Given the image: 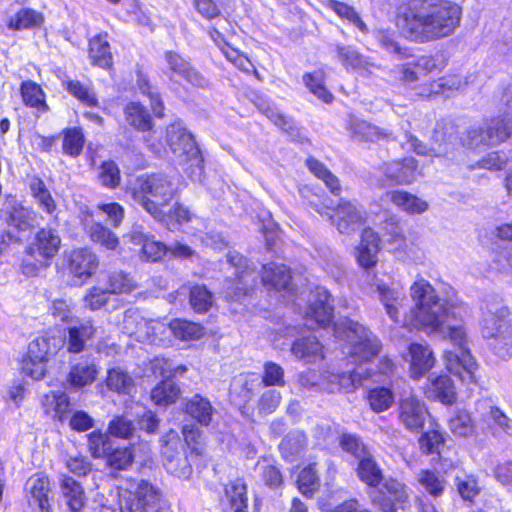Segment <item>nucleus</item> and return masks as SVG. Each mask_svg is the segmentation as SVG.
<instances>
[{"instance_id": "nucleus-1", "label": "nucleus", "mask_w": 512, "mask_h": 512, "mask_svg": "<svg viewBox=\"0 0 512 512\" xmlns=\"http://www.w3.org/2000/svg\"><path fill=\"white\" fill-rule=\"evenodd\" d=\"M414 307L408 315V324L444 339L449 338L454 350H446L444 362L447 370L462 381H473L476 361L466 347V333L457 322L462 306L457 299H441L434 287L419 279L410 287Z\"/></svg>"}, {"instance_id": "nucleus-2", "label": "nucleus", "mask_w": 512, "mask_h": 512, "mask_svg": "<svg viewBox=\"0 0 512 512\" xmlns=\"http://www.w3.org/2000/svg\"><path fill=\"white\" fill-rule=\"evenodd\" d=\"M461 17V7L451 1L412 0L399 7L396 24L405 38L423 44L452 35Z\"/></svg>"}, {"instance_id": "nucleus-3", "label": "nucleus", "mask_w": 512, "mask_h": 512, "mask_svg": "<svg viewBox=\"0 0 512 512\" xmlns=\"http://www.w3.org/2000/svg\"><path fill=\"white\" fill-rule=\"evenodd\" d=\"M127 192L154 219L162 220L165 216L163 208L175 197L176 187L169 176L162 172L147 173L136 177Z\"/></svg>"}, {"instance_id": "nucleus-4", "label": "nucleus", "mask_w": 512, "mask_h": 512, "mask_svg": "<svg viewBox=\"0 0 512 512\" xmlns=\"http://www.w3.org/2000/svg\"><path fill=\"white\" fill-rule=\"evenodd\" d=\"M121 512H167L160 488L144 479H131L119 494Z\"/></svg>"}, {"instance_id": "nucleus-5", "label": "nucleus", "mask_w": 512, "mask_h": 512, "mask_svg": "<svg viewBox=\"0 0 512 512\" xmlns=\"http://www.w3.org/2000/svg\"><path fill=\"white\" fill-rule=\"evenodd\" d=\"M509 310L505 306L489 309L482 321V335L489 347L500 358L512 356V328L507 318Z\"/></svg>"}, {"instance_id": "nucleus-6", "label": "nucleus", "mask_w": 512, "mask_h": 512, "mask_svg": "<svg viewBox=\"0 0 512 512\" xmlns=\"http://www.w3.org/2000/svg\"><path fill=\"white\" fill-rule=\"evenodd\" d=\"M334 333L338 338H346L350 343V354L361 360L368 361L380 350L377 337L362 324L351 319H344L334 324Z\"/></svg>"}, {"instance_id": "nucleus-7", "label": "nucleus", "mask_w": 512, "mask_h": 512, "mask_svg": "<svg viewBox=\"0 0 512 512\" xmlns=\"http://www.w3.org/2000/svg\"><path fill=\"white\" fill-rule=\"evenodd\" d=\"M166 139L172 153L183 162H192L194 178L201 180L203 173L202 157L193 136L187 132L180 122H175L167 127Z\"/></svg>"}, {"instance_id": "nucleus-8", "label": "nucleus", "mask_w": 512, "mask_h": 512, "mask_svg": "<svg viewBox=\"0 0 512 512\" xmlns=\"http://www.w3.org/2000/svg\"><path fill=\"white\" fill-rule=\"evenodd\" d=\"M228 262L236 268L237 282L229 287L227 297L231 300L239 301L242 296H246L255 286L257 275L255 268L248 265L245 257L238 253H229Z\"/></svg>"}, {"instance_id": "nucleus-9", "label": "nucleus", "mask_w": 512, "mask_h": 512, "mask_svg": "<svg viewBox=\"0 0 512 512\" xmlns=\"http://www.w3.org/2000/svg\"><path fill=\"white\" fill-rule=\"evenodd\" d=\"M329 219L342 234H350L364 222V211L349 201L341 202Z\"/></svg>"}, {"instance_id": "nucleus-10", "label": "nucleus", "mask_w": 512, "mask_h": 512, "mask_svg": "<svg viewBox=\"0 0 512 512\" xmlns=\"http://www.w3.org/2000/svg\"><path fill=\"white\" fill-rule=\"evenodd\" d=\"M25 491L30 507L37 509L38 512H51L49 502L51 489L47 476L39 473L31 476L26 481Z\"/></svg>"}, {"instance_id": "nucleus-11", "label": "nucleus", "mask_w": 512, "mask_h": 512, "mask_svg": "<svg viewBox=\"0 0 512 512\" xmlns=\"http://www.w3.org/2000/svg\"><path fill=\"white\" fill-rule=\"evenodd\" d=\"M138 452L141 453L140 458L142 461L149 459L150 447L147 443H141L125 448H112L105 458L106 464L112 470H127L132 465L134 459L138 457Z\"/></svg>"}, {"instance_id": "nucleus-12", "label": "nucleus", "mask_w": 512, "mask_h": 512, "mask_svg": "<svg viewBox=\"0 0 512 512\" xmlns=\"http://www.w3.org/2000/svg\"><path fill=\"white\" fill-rule=\"evenodd\" d=\"M429 413L420 400L409 395L403 398L399 405V419L406 429L414 431L421 429Z\"/></svg>"}, {"instance_id": "nucleus-13", "label": "nucleus", "mask_w": 512, "mask_h": 512, "mask_svg": "<svg viewBox=\"0 0 512 512\" xmlns=\"http://www.w3.org/2000/svg\"><path fill=\"white\" fill-rule=\"evenodd\" d=\"M381 171L387 180L397 185H408L416 180L418 174L417 161L412 157L384 163Z\"/></svg>"}, {"instance_id": "nucleus-14", "label": "nucleus", "mask_w": 512, "mask_h": 512, "mask_svg": "<svg viewBox=\"0 0 512 512\" xmlns=\"http://www.w3.org/2000/svg\"><path fill=\"white\" fill-rule=\"evenodd\" d=\"M68 270L83 281L90 278L98 267L97 256L87 248H78L67 255Z\"/></svg>"}, {"instance_id": "nucleus-15", "label": "nucleus", "mask_w": 512, "mask_h": 512, "mask_svg": "<svg viewBox=\"0 0 512 512\" xmlns=\"http://www.w3.org/2000/svg\"><path fill=\"white\" fill-rule=\"evenodd\" d=\"M220 505L224 512H248L246 483L239 478L227 483L220 498Z\"/></svg>"}, {"instance_id": "nucleus-16", "label": "nucleus", "mask_w": 512, "mask_h": 512, "mask_svg": "<svg viewBox=\"0 0 512 512\" xmlns=\"http://www.w3.org/2000/svg\"><path fill=\"white\" fill-rule=\"evenodd\" d=\"M331 295L325 288H317L309 299L306 316L314 320L319 326L325 327L332 320L333 307L330 303Z\"/></svg>"}, {"instance_id": "nucleus-17", "label": "nucleus", "mask_w": 512, "mask_h": 512, "mask_svg": "<svg viewBox=\"0 0 512 512\" xmlns=\"http://www.w3.org/2000/svg\"><path fill=\"white\" fill-rule=\"evenodd\" d=\"M95 333L96 328L90 320L70 323L67 334L62 338V346H65L69 353H80L84 350L86 341Z\"/></svg>"}, {"instance_id": "nucleus-18", "label": "nucleus", "mask_w": 512, "mask_h": 512, "mask_svg": "<svg viewBox=\"0 0 512 512\" xmlns=\"http://www.w3.org/2000/svg\"><path fill=\"white\" fill-rule=\"evenodd\" d=\"M381 484L383 496H373L374 492L370 496L373 502L378 503L384 512H395L393 502L404 503L408 498L406 487L394 478H384Z\"/></svg>"}, {"instance_id": "nucleus-19", "label": "nucleus", "mask_w": 512, "mask_h": 512, "mask_svg": "<svg viewBox=\"0 0 512 512\" xmlns=\"http://www.w3.org/2000/svg\"><path fill=\"white\" fill-rule=\"evenodd\" d=\"M123 328L129 335H146L148 338L163 333L165 325L156 320H146L137 311L127 310L123 318Z\"/></svg>"}, {"instance_id": "nucleus-20", "label": "nucleus", "mask_w": 512, "mask_h": 512, "mask_svg": "<svg viewBox=\"0 0 512 512\" xmlns=\"http://www.w3.org/2000/svg\"><path fill=\"white\" fill-rule=\"evenodd\" d=\"M380 238L370 228H365L361 234V242L357 248V262L365 270L374 267L378 262Z\"/></svg>"}, {"instance_id": "nucleus-21", "label": "nucleus", "mask_w": 512, "mask_h": 512, "mask_svg": "<svg viewBox=\"0 0 512 512\" xmlns=\"http://www.w3.org/2000/svg\"><path fill=\"white\" fill-rule=\"evenodd\" d=\"M291 353L306 364H313L324 359L323 345L314 336L296 339L291 346Z\"/></svg>"}, {"instance_id": "nucleus-22", "label": "nucleus", "mask_w": 512, "mask_h": 512, "mask_svg": "<svg viewBox=\"0 0 512 512\" xmlns=\"http://www.w3.org/2000/svg\"><path fill=\"white\" fill-rule=\"evenodd\" d=\"M60 245L61 239L55 230L42 228L37 232L30 251L45 260H50L58 253Z\"/></svg>"}, {"instance_id": "nucleus-23", "label": "nucleus", "mask_w": 512, "mask_h": 512, "mask_svg": "<svg viewBox=\"0 0 512 512\" xmlns=\"http://www.w3.org/2000/svg\"><path fill=\"white\" fill-rule=\"evenodd\" d=\"M355 472L357 478L368 488H377L384 480L383 470L372 452L357 462Z\"/></svg>"}, {"instance_id": "nucleus-24", "label": "nucleus", "mask_w": 512, "mask_h": 512, "mask_svg": "<svg viewBox=\"0 0 512 512\" xmlns=\"http://www.w3.org/2000/svg\"><path fill=\"white\" fill-rule=\"evenodd\" d=\"M62 342L61 337L48 334L38 336L29 344L27 357L32 361H47L62 347Z\"/></svg>"}, {"instance_id": "nucleus-25", "label": "nucleus", "mask_w": 512, "mask_h": 512, "mask_svg": "<svg viewBox=\"0 0 512 512\" xmlns=\"http://www.w3.org/2000/svg\"><path fill=\"white\" fill-rule=\"evenodd\" d=\"M261 279L264 285L277 291H290L292 289L291 272L284 264L268 263L263 265Z\"/></svg>"}, {"instance_id": "nucleus-26", "label": "nucleus", "mask_w": 512, "mask_h": 512, "mask_svg": "<svg viewBox=\"0 0 512 512\" xmlns=\"http://www.w3.org/2000/svg\"><path fill=\"white\" fill-rule=\"evenodd\" d=\"M410 369L413 378H420L434 365L435 359L427 345L412 343L409 346Z\"/></svg>"}, {"instance_id": "nucleus-27", "label": "nucleus", "mask_w": 512, "mask_h": 512, "mask_svg": "<svg viewBox=\"0 0 512 512\" xmlns=\"http://www.w3.org/2000/svg\"><path fill=\"white\" fill-rule=\"evenodd\" d=\"M165 58L170 70L183 77L187 82L196 87H204L207 85L205 78L191 67L189 62L184 60L180 55L172 51H168L165 53Z\"/></svg>"}, {"instance_id": "nucleus-28", "label": "nucleus", "mask_w": 512, "mask_h": 512, "mask_svg": "<svg viewBox=\"0 0 512 512\" xmlns=\"http://www.w3.org/2000/svg\"><path fill=\"white\" fill-rule=\"evenodd\" d=\"M98 373V368L94 362L81 361L71 366L66 381L70 387L81 389L91 385L96 380Z\"/></svg>"}, {"instance_id": "nucleus-29", "label": "nucleus", "mask_w": 512, "mask_h": 512, "mask_svg": "<svg viewBox=\"0 0 512 512\" xmlns=\"http://www.w3.org/2000/svg\"><path fill=\"white\" fill-rule=\"evenodd\" d=\"M363 378H367L364 369L360 366L350 373L331 374L326 389L331 392H351L362 384Z\"/></svg>"}, {"instance_id": "nucleus-30", "label": "nucleus", "mask_w": 512, "mask_h": 512, "mask_svg": "<svg viewBox=\"0 0 512 512\" xmlns=\"http://www.w3.org/2000/svg\"><path fill=\"white\" fill-rule=\"evenodd\" d=\"M185 412L200 425L208 426L212 421L216 409L207 398L195 394L186 401Z\"/></svg>"}, {"instance_id": "nucleus-31", "label": "nucleus", "mask_w": 512, "mask_h": 512, "mask_svg": "<svg viewBox=\"0 0 512 512\" xmlns=\"http://www.w3.org/2000/svg\"><path fill=\"white\" fill-rule=\"evenodd\" d=\"M7 214L6 222L8 226L19 232L31 230L36 223L37 213L20 203L13 204Z\"/></svg>"}, {"instance_id": "nucleus-32", "label": "nucleus", "mask_w": 512, "mask_h": 512, "mask_svg": "<svg viewBox=\"0 0 512 512\" xmlns=\"http://www.w3.org/2000/svg\"><path fill=\"white\" fill-rule=\"evenodd\" d=\"M60 488L68 508L72 512H79L86 502L85 492L81 484L72 477L63 476Z\"/></svg>"}, {"instance_id": "nucleus-33", "label": "nucleus", "mask_w": 512, "mask_h": 512, "mask_svg": "<svg viewBox=\"0 0 512 512\" xmlns=\"http://www.w3.org/2000/svg\"><path fill=\"white\" fill-rule=\"evenodd\" d=\"M337 54L346 68L357 71L360 75L371 74L376 65L350 46H337Z\"/></svg>"}, {"instance_id": "nucleus-34", "label": "nucleus", "mask_w": 512, "mask_h": 512, "mask_svg": "<svg viewBox=\"0 0 512 512\" xmlns=\"http://www.w3.org/2000/svg\"><path fill=\"white\" fill-rule=\"evenodd\" d=\"M426 395L444 404H452L456 400L454 384L447 375H440L433 379L426 390Z\"/></svg>"}, {"instance_id": "nucleus-35", "label": "nucleus", "mask_w": 512, "mask_h": 512, "mask_svg": "<svg viewBox=\"0 0 512 512\" xmlns=\"http://www.w3.org/2000/svg\"><path fill=\"white\" fill-rule=\"evenodd\" d=\"M44 22V15L32 8H22L12 15L7 26L12 30L39 28Z\"/></svg>"}, {"instance_id": "nucleus-36", "label": "nucleus", "mask_w": 512, "mask_h": 512, "mask_svg": "<svg viewBox=\"0 0 512 512\" xmlns=\"http://www.w3.org/2000/svg\"><path fill=\"white\" fill-rule=\"evenodd\" d=\"M393 204L408 214H421L428 209V203L421 198L406 191H393L390 193Z\"/></svg>"}, {"instance_id": "nucleus-37", "label": "nucleus", "mask_w": 512, "mask_h": 512, "mask_svg": "<svg viewBox=\"0 0 512 512\" xmlns=\"http://www.w3.org/2000/svg\"><path fill=\"white\" fill-rule=\"evenodd\" d=\"M490 145H498L512 136V119L497 117L485 123Z\"/></svg>"}, {"instance_id": "nucleus-38", "label": "nucleus", "mask_w": 512, "mask_h": 512, "mask_svg": "<svg viewBox=\"0 0 512 512\" xmlns=\"http://www.w3.org/2000/svg\"><path fill=\"white\" fill-rule=\"evenodd\" d=\"M29 187L31 195L35 199L39 208L47 214H53L57 208V204L44 181L39 177H33Z\"/></svg>"}, {"instance_id": "nucleus-39", "label": "nucleus", "mask_w": 512, "mask_h": 512, "mask_svg": "<svg viewBox=\"0 0 512 512\" xmlns=\"http://www.w3.org/2000/svg\"><path fill=\"white\" fill-rule=\"evenodd\" d=\"M351 137L357 141H378L388 137V133L366 121L353 120L350 123Z\"/></svg>"}, {"instance_id": "nucleus-40", "label": "nucleus", "mask_w": 512, "mask_h": 512, "mask_svg": "<svg viewBox=\"0 0 512 512\" xmlns=\"http://www.w3.org/2000/svg\"><path fill=\"white\" fill-rule=\"evenodd\" d=\"M106 385L111 391L129 394L134 387V379L126 370L115 367L107 371Z\"/></svg>"}, {"instance_id": "nucleus-41", "label": "nucleus", "mask_w": 512, "mask_h": 512, "mask_svg": "<svg viewBox=\"0 0 512 512\" xmlns=\"http://www.w3.org/2000/svg\"><path fill=\"white\" fill-rule=\"evenodd\" d=\"M378 297L385 307L387 315L394 321H398V305L402 300V293L389 288L384 283H374Z\"/></svg>"}, {"instance_id": "nucleus-42", "label": "nucleus", "mask_w": 512, "mask_h": 512, "mask_svg": "<svg viewBox=\"0 0 512 512\" xmlns=\"http://www.w3.org/2000/svg\"><path fill=\"white\" fill-rule=\"evenodd\" d=\"M85 226L93 242L99 243L107 249H115L118 246L119 240L117 236L101 223L86 219Z\"/></svg>"}, {"instance_id": "nucleus-43", "label": "nucleus", "mask_w": 512, "mask_h": 512, "mask_svg": "<svg viewBox=\"0 0 512 512\" xmlns=\"http://www.w3.org/2000/svg\"><path fill=\"white\" fill-rule=\"evenodd\" d=\"M126 121L139 131H148L152 128L150 114L144 106L137 102L129 103L124 110Z\"/></svg>"}, {"instance_id": "nucleus-44", "label": "nucleus", "mask_w": 512, "mask_h": 512, "mask_svg": "<svg viewBox=\"0 0 512 512\" xmlns=\"http://www.w3.org/2000/svg\"><path fill=\"white\" fill-rule=\"evenodd\" d=\"M89 55L94 65L101 68H109L112 65L110 45L102 36H96L90 40Z\"/></svg>"}, {"instance_id": "nucleus-45", "label": "nucleus", "mask_w": 512, "mask_h": 512, "mask_svg": "<svg viewBox=\"0 0 512 512\" xmlns=\"http://www.w3.org/2000/svg\"><path fill=\"white\" fill-rule=\"evenodd\" d=\"M308 169L320 180H322L330 192L334 195H339L341 187L339 179L319 160L314 157H309L306 160Z\"/></svg>"}, {"instance_id": "nucleus-46", "label": "nucleus", "mask_w": 512, "mask_h": 512, "mask_svg": "<svg viewBox=\"0 0 512 512\" xmlns=\"http://www.w3.org/2000/svg\"><path fill=\"white\" fill-rule=\"evenodd\" d=\"M180 389L171 380H164L151 391V400L157 406L173 404L179 397Z\"/></svg>"}, {"instance_id": "nucleus-47", "label": "nucleus", "mask_w": 512, "mask_h": 512, "mask_svg": "<svg viewBox=\"0 0 512 512\" xmlns=\"http://www.w3.org/2000/svg\"><path fill=\"white\" fill-rule=\"evenodd\" d=\"M87 447L92 458H106L113 447L110 437L101 431H92L87 435Z\"/></svg>"}, {"instance_id": "nucleus-48", "label": "nucleus", "mask_w": 512, "mask_h": 512, "mask_svg": "<svg viewBox=\"0 0 512 512\" xmlns=\"http://www.w3.org/2000/svg\"><path fill=\"white\" fill-rule=\"evenodd\" d=\"M168 328L176 338L182 341L196 340L204 334V329L201 325L181 319H175L170 322Z\"/></svg>"}, {"instance_id": "nucleus-49", "label": "nucleus", "mask_w": 512, "mask_h": 512, "mask_svg": "<svg viewBox=\"0 0 512 512\" xmlns=\"http://www.w3.org/2000/svg\"><path fill=\"white\" fill-rule=\"evenodd\" d=\"M189 303L198 313L207 312L214 303V296L205 285H194L190 289Z\"/></svg>"}, {"instance_id": "nucleus-50", "label": "nucleus", "mask_w": 512, "mask_h": 512, "mask_svg": "<svg viewBox=\"0 0 512 512\" xmlns=\"http://www.w3.org/2000/svg\"><path fill=\"white\" fill-rule=\"evenodd\" d=\"M21 95L27 106L34 107L39 111H46L48 106L45 103L44 93L41 87L33 81H25L21 85Z\"/></svg>"}, {"instance_id": "nucleus-51", "label": "nucleus", "mask_w": 512, "mask_h": 512, "mask_svg": "<svg viewBox=\"0 0 512 512\" xmlns=\"http://www.w3.org/2000/svg\"><path fill=\"white\" fill-rule=\"evenodd\" d=\"M162 448L161 454L163 463L169 460H174L177 457L184 456L183 444L180 440L178 433L171 429L161 438Z\"/></svg>"}, {"instance_id": "nucleus-52", "label": "nucleus", "mask_w": 512, "mask_h": 512, "mask_svg": "<svg viewBox=\"0 0 512 512\" xmlns=\"http://www.w3.org/2000/svg\"><path fill=\"white\" fill-rule=\"evenodd\" d=\"M84 135L77 128H70L64 131L62 140V151L65 155L73 158L78 157L84 146Z\"/></svg>"}, {"instance_id": "nucleus-53", "label": "nucleus", "mask_w": 512, "mask_h": 512, "mask_svg": "<svg viewBox=\"0 0 512 512\" xmlns=\"http://www.w3.org/2000/svg\"><path fill=\"white\" fill-rule=\"evenodd\" d=\"M417 481L433 497H439L444 492L446 484L444 478L430 470H420Z\"/></svg>"}, {"instance_id": "nucleus-54", "label": "nucleus", "mask_w": 512, "mask_h": 512, "mask_svg": "<svg viewBox=\"0 0 512 512\" xmlns=\"http://www.w3.org/2000/svg\"><path fill=\"white\" fill-rule=\"evenodd\" d=\"M420 450L427 455H440L445 439L436 429L429 430L419 437Z\"/></svg>"}, {"instance_id": "nucleus-55", "label": "nucleus", "mask_w": 512, "mask_h": 512, "mask_svg": "<svg viewBox=\"0 0 512 512\" xmlns=\"http://www.w3.org/2000/svg\"><path fill=\"white\" fill-rule=\"evenodd\" d=\"M394 401L393 393L385 387H377L369 391L368 402L373 411L379 413L391 407Z\"/></svg>"}, {"instance_id": "nucleus-56", "label": "nucleus", "mask_w": 512, "mask_h": 512, "mask_svg": "<svg viewBox=\"0 0 512 512\" xmlns=\"http://www.w3.org/2000/svg\"><path fill=\"white\" fill-rule=\"evenodd\" d=\"M259 110L277 127L288 133L290 136L295 137L297 135L298 129L294 126L292 120L279 113L275 108L263 104L259 106Z\"/></svg>"}, {"instance_id": "nucleus-57", "label": "nucleus", "mask_w": 512, "mask_h": 512, "mask_svg": "<svg viewBox=\"0 0 512 512\" xmlns=\"http://www.w3.org/2000/svg\"><path fill=\"white\" fill-rule=\"evenodd\" d=\"M340 446L345 452L352 455L357 462L371 453L370 448L353 434H344L340 439Z\"/></svg>"}, {"instance_id": "nucleus-58", "label": "nucleus", "mask_w": 512, "mask_h": 512, "mask_svg": "<svg viewBox=\"0 0 512 512\" xmlns=\"http://www.w3.org/2000/svg\"><path fill=\"white\" fill-rule=\"evenodd\" d=\"M137 86L140 92L150 99L153 113L156 117H162L164 106L157 91L150 85L149 79L140 74L137 79Z\"/></svg>"}, {"instance_id": "nucleus-59", "label": "nucleus", "mask_w": 512, "mask_h": 512, "mask_svg": "<svg viewBox=\"0 0 512 512\" xmlns=\"http://www.w3.org/2000/svg\"><path fill=\"white\" fill-rule=\"evenodd\" d=\"M303 81L308 89L316 97L325 103L332 101V94L323 85V79L320 73H307L303 76Z\"/></svg>"}, {"instance_id": "nucleus-60", "label": "nucleus", "mask_w": 512, "mask_h": 512, "mask_svg": "<svg viewBox=\"0 0 512 512\" xmlns=\"http://www.w3.org/2000/svg\"><path fill=\"white\" fill-rule=\"evenodd\" d=\"M99 180L108 188H116L120 184L121 176L117 164L113 161H105L99 168Z\"/></svg>"}, {"instance_id": "nucleus-61", "label": "nucleus", "mask_w": 512, "mask_h": 512, "mask_svg": "<svg viewBox=\"0 0 512 512\" xmlns=\"http://www.w3.org/2000/svg\"><path fill=\"white\" fill-rule=\"evenodd\" d=\"M66 89L79 101L87 106L95 107L98 104L97 97L93 91L79 81H68Z\"/></svg>"}, {"instance_id": "nucleus-62", "label": "nucleus", "mask_w": 512, "mask_h": 512, "mask_svg": "<svg viewBox=\"0 0 512 512\" xmlns=\"http://www.w3.org/2000/svg\"><path fill=\"white\" fill-rule=\"evenodd\" d=\"M134 431L133 422L124 416L115 417L108 426L109 434L117 438L128 439L133 435Z\"/></svg>"}, {"instance_id": "nucleus-63", "label": "nucleus", "mask_w": 512, "mask_h": 512, "mask_svg": "<svg viewBox=\"0 0 512 512\" xmlns=\"http://www.w3.org/2000/svg\"><path fill=\"white\" fill-rule=\"evenodd\" d=\"M319 477L315 469V465H309L302 469L298 476L299 490L304 495H308L316 490Z\"/></svg>"}, {"instance_id": "nucleus-64", "label": "nucleus", "mask_w": 512, "mask_h": 512, "mask_svg": "<svg viewBox=\"0 0 512 512\" xmlns=\"http://www.w3.org/2000/svg\"><path fill=\"white\" fill-rule=\"evenodd\" d=\"M134 287L133 279L123 272H115L109 277L108 292L110 294L129 293Z\"/></svg>"}]
</instances>
